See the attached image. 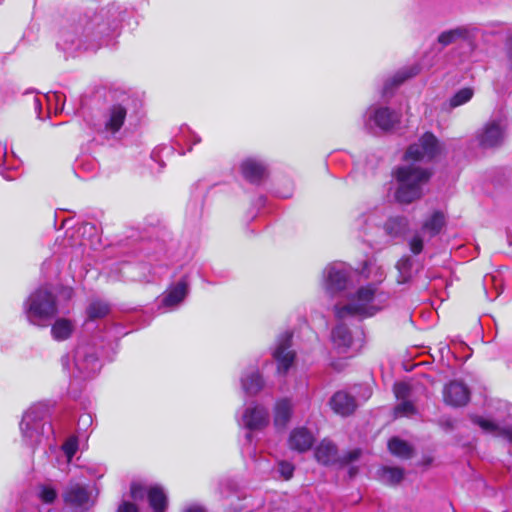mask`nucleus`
Returning <instances> with one entry per match:
<instances>
[{"label":"nucleus","mask_w":512,"mask_h":512,"mask_svg":"<svg viewBox=\"0 0 512 512\" xmlns=\"http://www.w3.org/2000/svg\"><path fill=\"white\" fill-rule=\"evenodd\" d=\"M241 172L245 179L257 183L265 177L266 167L258 159L247 158L241 164Z\"/></svg>","instance_id":"nucleus-25"},{"label":"nucleus","mask_w":512,"mask_h":512,"mask_svg":"<svg viewBox=\"0 0 512 512\" xmlns=\"http://www.w3.org/2000/svg\"><path fill=\"white\" fill-rule=\"evenodd\" d=\"M181 512H207V510L203 505L197 502H191L185 504L182 507Z\"/></svg>","instance_id":"nucleus-45"},{"label":"nucleus","mask_w":512,"mask_h":512,"mask_svg":"<svg viewBox=\"0 0 512 512\" xmlns=\"http://www.w3.org/2000/svg\"><path fill=\"white\" fill-rule=\"evenodd\" d=\"M360 456V450L355 449L347 452L342 457H338L337 447L330 440L324 439L315 449V457L318 462L324 465L334 464L341 462L342 464H348L358 459Z\"/></svg>","instance_id":"nucleus-16"},{"label":"nucleus","mask_w":512,"mask_h":512,"mask_svg":"<svg viewBox=\"0 0 512 512\" xmlns=\"http://www.w3.org/2000/svg\"><path fill=\"white\" fill-rule=\"evenodd\" d=\"M443 397L448 405L463 406L470 399V391L462 382L451 381L444 387Z\"/></svg>","instance_id":"nucleus-19"},{"label":"nucleus","mask_w":512,"mask_h":512,"mask_svg":"<svg viewBox=\"0 0 512 512\" xmlns=\"http://www.w3.org/2000/svg\"><path fill=\"white\" fill-rule=\"evenodd\" d=\"M43 99L47 103L48 114H51L52 112L54 114H58L63 111L64 103H65V96L63 93L50 92L43 96L33 95L32 96V104H33L35 113L37 114V117L39 119L42 118L41 111H42V100Z\"/></svg>","instance_id":"nucleus-18"},{"label":"nucleus","mask_w":512,"mask_h":512,"mask_svg":"<svg viewBox=\"0 0 512 512\" xmlns=\"http://www.w3.org/2000/svg\"><path fill=\"white\" fill-rule=\"evenodd\" d=\"M394 394L399 401L410 400L411 387L405 382L396 383L394 385Z\"/></svg>","instance_id":"nucleus-39"},{"label":"nucleus","mask_w":512,"mask_h":512,"mask_svg":"<svg viewBox=\"0 0 512 512\" xmlns=\"http://www.w3.org/2000/svg\"><path fill=\"white\" fill-rule=\"evenodd\" d=\"M396 416H411L416 413V409L411 400L400 401L394 409Z\"/></svg>","instance_id":"nucleus-38"},{"label":"nucleus","mask_w":512,"mask_h":512,"mask_svg":"<svg viewBox=\"0 0 512 512\" xmlns=\"http://www.w3.org/2000/svg\"><path fill=\"white\" fill-rule=\"evenodd\" d=\"M413 260L409 256H403L396 264L398 271L397 282L399 284L408 283L414 274Z\"/></svg>","instance_id":"nucleus-31"},{"label":"nucleus","mask_w":512,"mask_h":512,"mask_svg":"<svg viewBox=\"0 0 512 512\" xmlns=\"http://www.w3.org/2000/svg\"><path fill=\"white\" fill-rule=\"evenodd\" d=\"M189 293V284L186 277L168 287L161 298L160 307L171 311L176 309Z\"/></svg>","instance_id":"nucleus-17"},{"label":"nucleus","mask_w":512,"mask_h":512,"mask_svg":"<svg viewBox=\"0 0 512 512\" xmlns=\"http://www.w3.org/2000/svg\"><path fill=\"white\" fill-rule=\"evenodd\" d=\"M0 150H1V153H2V156L4 157L6 155V147L0 145Z\"/></svg>","instance_id":"nucleus-49"},{"label":"nucleus","mask_w":512,"mask_h":512,"mask_svg":"<svg viewBox=\"0 0 512 512\" xmlns=\"http://www.w3.org/2000/svg\"><path fill=\"white\" fill-rule=\"evenodd\" d=\"M23 311L31 325L46 328L59 314L56 296L49 286H40L27 297Z\"/></svg>","instance_id":"nucleus-4"},{"label":"nucleus","mask_w":512,"mask_h":512,"mask_svg":"<svg viewBox=\"0 0 512 512\" xmlns=\"http://www.w3.org/2000/svg\"><path fill=\"white\" fill-rule=\"evenodd\" d=\"M269 421V411L265 406L261 404L252 402L248 407L244 409L240 424L249 430L245 436L249 445L243 449V452L254 453V449L250 447L252 443L251 432L264 429L269 424Z\"/></svg>","instance_id":"nucleus-9"},{"label":"nucleus","mask_w":512,"mask_h":512,"mask_svg":"<svg viewBox=\"0 0 512 512\" xmlns=\"http://www.w3.org/2000/svg\"><path fill=\"white\" fill-rule=\"evenodd\" d=\"M399 121V115L388 107L371 106L364 114V124L367 129L382 131L392 129Z\"/></svg>","instance_id":"nucleus-13"},{"label":"nucleus","mask_w":512,"mask_h":512,"mask_svg":"<svg viewBox=\"0 0 512 512\" xmlns=\"http://www.w3.org/2000/svg\"><path fill=\"white\" fill-rule=\"evenodd\" d=\"M115 24L104 19V14L95 13L79 20L71 30L60 34L57 46L68 54L80 51H96L110 43L109 37L115 30Z\"/></svg>","instance_id":"nucleus-1"},{"label":"nucleus","mask_w":512,"mask_h":512,"mask_svg":"<svg viewBox=\"0 0 512 512\" xmlns=\"http://www.w3.org/2000/svg\"><path fill=\"white\" fill-rule=\"evenodd\" d=\"M330 406L335 413L347 416L353 413L356 409V402L348 393L338 391L332 396Z\"/></svg>","instance_id":"nucleus-24"},{"label":"nucleus","mask_w":512,"mask_h":512,"mask_svg":"<svg viewBox=\"0 0 512 512\" xmlns=\"http://www.w3.org/2000/svg\"><path fill=\"white\" fill-rule=\"evenodd\" d=\"M474 91L472 88L466 87L457 91L449 100L450 108H456L471 100Z\"/></svg>","instance_id":"nucleus-37"},{"label":"nucleus","mask_w":512,"mask_h":512,"mask_svg":"<svg viewBox=\"0 0 512 512\" xmlns=\"http://www.w3.org/2000/svg\"><path fill=\"white\" fill-rule=\"evenodd\" d=\"M278 472L285 479L289 480L293 476L294 466L286 461L278 463Z\"/></svg>","instance_id":"nucleus-43"},{"label":"nucleus","mask_w":512,"mask_h":512,"mask_svg":"<svg viewBox=\"0 0 512 512\" xmlns=\"http://www.w3.org/2000/svg\"><path fill=\"white\" fill-rule=\"evenodd\" d=\"M241 386L245 394L254 396L264 387V380L258 368L249 367L241 376Z\"/></svg>","instance_id":"nucleus-22"},{"label":"nucleus","mask_w":512,"mask_h":512,"mask_svg":"<svg viewBox=\"0 0 512 512\" xmlns=\"http://www.w3.org/2000/svg\"><path fill=\"white\" fill-rule=\"evenodd\" d=\"M506 56L509 68L512 70V35L508 38L506 43Z\"/></svg>","instance_id":"nucleus-48"},{"label":"nucleus","mask_w":512,"mask_h":512,"mask_svg":"<svg viewBox=\"0 0 512 512\" xmlns=\"http://www.w3.org/2000/svg\"><path fill=\"white\" fill-rule=\"evenodd\" d=\"M352 269L343 262H334L326 266L323 272L324 287L327 293L335 295L347 292L351 285Z\"/></svg>","instance_id":"nucleus-8"},{"label":"nucleus","mask_w":512,"mask_h":512,"mask_svg":"<svg viewBox=\"0 0 512 512\" xmlns=\"http://www.w3.org/2000/svg\"><path fill=\"white\" fill-rule=\"evenodd\" d=\"M508 129V120L502 115L490 119L477 133L476 138L483 148H494L503 144Z\"/></svg>","instance_id":"nucleus-10"},{"label":"nucleus","mask_w":512,"mask_h":512,"mask_svg":"<svg viewBox=\"0 0 512 512\" xmlns=\"http://www.w3.org/2000/svg\"><path fill=\"white\" fill-rule=\"evenodd\" d=\"M131 497L134 500H142L148 496V490L139 483H133L130 488Z\"/></svg>","instance_id":"nucleus-42"},{"label":"nucleus","mask_w":512,"mask_h":512,"mask_svg":"<svg viewBox=\"0 0 512 512\" xmlns=\"http://www.w3.org/2000/svg\"><path fill=\"white\" fill-rule=\"evenodd\" d=\"M183 137L185 141L188 143H192L193 145L200 143L201 138L194 132H192L189 128H185L182 130Z\"/></svg>","instance_id":"nucleus-44"},{"label":"nucleus","mask_w":512,"mask_h":512,"mask_svg":"<svg viewBox=\"0 0 512 512\" xmlns=\"http://www.w3.org/2000/svg\"><path fill=\"white\" fill-rule=\"evenodd\" d=\"M408 226V221L405 217L396 216L391 217L385 223L384 229L387 234L391 236H398L402 234Z\"/></svg>","instance_id":"nucleus-34"},{"label":"nucleus","mask_w":512,"mask_h":512,"mask_svg":"<svg viewBox=\"0 0 512 512\" xmlns=\"http://www.w3.org/2000/svg\"><path fill=\"white\" fill-rule=\"evenodd\" d=\"M365 390H366V398L370 397V395H371L370 389L369 388H365Z\"/></svg>","instance_id":"nucleus-50"},{"label":"nucleus","mask_w":512,"mask_h":512,"mask_svg":"<svg viewBox=\"0 0 512 512\" xmlns=\"http://www.w3.org/2000/svg\"><path fill=\"white\" fill-rule=\"evenodd\" d=\"M382 482L390 485L399 483L403 479V471L395 467H383L379 473Z\"/></svg>","instance_id":"nucleus-36"},{"label":"nucleus","mask_w":512,"mask_h":512,"mask_svg":"<svg viewBox=\"0 0 512 512\" xmlns=\"http://www.w3.org/2000/svg\"><path fill=\"white\" fill-rule=\"evenodd\" d=\"M388 449L393 455L401 458L407 459L412 455V449L410 445L397 437L389 440Z\"/></svg>","instance_id":"nucleus-33"},{"label":"nucleus","mask_w":512,"mask_h":512,"mask_svg":"<svg viewBox=\"0 0 512 512\" xmlns=\"http://www.w3.org/2000/svg\"><path fill=\"white\" fill-rule=\"evenodd\" d=\"M361 275L365 279H372L373 281L380 283L385 278V271L383 270L382 267L377 266L371 261H366L361 270Z\"/></svg>","instance_id":"nucleus-35"},{"label":"nucleus","mask_w":512,"mask_h":512,"mask_svg":"<svg viewBox=\"0 0 512 512\" xmlns=\"http://www.w3.org/2000/svg\"><path fill=\"white\" fill-rule=\"evenodd\" d=\"M293 413V403L289 398H281L274 406V426L284 429L289 423Z\"/></svg>","instance_id":"nucleus-23"},{"label":"nucleus","mask_w":512,"mask_h":512,"mask_svg":"<svg viewBox=\"0 0 512 512\" xmlns=\"http://www.w3.org/2000/svg\"><path fill=\"white\" fill-rule=\"evenodd\" d=\"M117 512H138V508L135 504L131 502L123 501L119 505Z\"/></svg>","instance_id":"nucleus-47"},{"label":"nucleus","mask_w":512,"mask_h":512,"mask_svg":"<svg viewBox=\"0 0 512 512\" xmlns=\"http://www.w3.org/2000/svg\"><path fill=\"white\" fill-rule=\"evenodd\" d=\"M93 423L92 415L89 413H84L79 417L78 420V429H87Z\"/></svg>","instance_id":"nucleus-46"},{"label":"nucleus","mask_w":512,"mask_h":512,"mask_svg":"<svg viewBox=\"0 0 512 512\" xmlns=\"http://www.w3.org/2000/svg\"><path fill=\"white\" fill-rule=\"evenodd\" d=\"M458 37H460L459 30H450L441 33L438 37V42L443 46H447L453 43Z\"/></svg>","instance_id":"nucleus-41"},{"label":"nucleus","mask_w":512,"mask_h":512,"mask_svg":"<svg viewBox=\"0 0 512 512\" xmlns=\"http://www.w3.org/2000/svg\"><path fill=\"white\" fill-rule=\"evenodd\" d=\"M35 497L42 505H52L58 497L57 489L51 483H40L35 487Z\"/></svg>","instance_id":"nucleus-29"},{"label":"nucleus","mask_w":512,"mask_h":512,"mask_svg":"<svg viewBox=\"0 0 512 512\" xmlns=\"http://www.w3.org/2000/svg\"><path fill=\"white\" fill-rule=\"evenodd\" d=\"M385 301L386 296L378 292L374 284H369L346 292L345 301L334 306V314L338 320L349 316L371 317L382 309Z\"/></svg>","instance_id":"nucleus-2"},{"label":"nucleus","mask_w":512,"mask_h":512,"mask_svg":"<svg viewBox=\"0 0 512 512\" xmlns=\"http://www.w3.org/2000/svg\"><path fill=\"white\" fill-rule=\"evenodd\" d=\"M396 181L394 198L401 204H410L423 194V186L429 181L431 171L414 164H405L393 171Z\"/></svg>","instance_id":"nucleus-3"},{"label":"nucleus","mask_w":512,"mask_h":512,"mask_svg":"<svg viewBox=\"0 0 512 512\" xmlns=\"http://www.w3.org/2000/svg\"><path fill=\"white\" fill-rule=\"evenodd\" d=\"M110 311V307L106 302L95 300L92 301L86 309L87 319L94 321L105 317Z\"/></svg>","instance_id":"nucleus-32"},{"label":"nucleus","mask_w":512,"mask_h":512,"mask_svg":"<svg viewBox=\"0 0 512 512\" xmlns=\"http://www.w3.org/2000/svg\"><path fill=\"white\" fill-rule=\"evenodd\" d=\"M74 328L75 325L72 320L58 318L51 326V335L56 341H65L72 336Z\"/></svg>","instance_id":"nucleus-27"},{"label":"nucleus","mask_w":512,"mask_h":512,"mask_svg":"<svg viewBox=\"0 0 512 512\" xmlns=\"http://www.w3.org/2000/svg\"><path fill=\"white\" fill-rule=\"evenodd\" d=\"M440 151L437 138L432 133H425L418 141L406 151L405 158L415 161L432 160Z\"/></svg>","instance_id":"nucleus-15"},{"label":"nucleus","mask_w":512,"mask_h":512,"mask_svg":"<svg viewBox=\"0 0 512 512\" xmlns=\"http://www.w3.org/2000/svg\"><path fill=\"white\" fill-rule=\"evenodd\" d=\"M333 348L339 354H345L351 348L353 336L350 329L344 323H338L331 331Z\"/></svg>","instance_id":"nucleus-21"},{"label":"nucleus","mask_w":512,"mask_h":512,"mask_svg":"<svg viewBox=\"0 0 512 512\" xmlns=\"http://www.w3.org/2000/svg\"><path fill=\"white\" fill-rule=\"evenodd\" d=\"M314 442V435L305 427L294 428L288 438L289 448L300 453L308 451Z\"/></svg>","instance_id":"nucleus-20"},{"label":"nucleus","mask_w":512,"mask_h":512,"mask_svg":"<svg viewBox=\"0 0 512 512\" xmlns=\"http://www.w3.org/2000/svg\"><path fill=\"white\" fill-rule=\"evenodd\" d=\"M133 102L130 96L124 94L119 102L108 106L102 115L98 132L106 138L117 137L129 116Z\"/></svg>","instance_id":"nucleus-7"},{"label":"nucleus","mask_w":512,"mask_h":512,"mask_svg":"<svg viewBox=\"0 0 512 512\" xmlns=\"http://www.w3.org/2000/svg\"><path fill=\"white\" fill-rule=\"evenodd\" d=\"M273 359L277 363V372L285 375L295 361V351L292 349V333L285 331L279 335L272 350Z\"/></svg>","instance_id":"nucleus-12"},{"label":"nucleus","mask_w":512,"mask_h":512,"mask_svg":"<svg viewBox=\"0 0 512 512\" xmlns=\"http://www.w3.org/2000/svg\"><path fill=\"white\" fill-rule=\"evenodd\" d=\"M64 505L73 512L87 510L90 507V492L88 487L77 481H70L63 489Z\"/></svg>","instance_id":"nucleus-14"},{"label":"nucleus","mask_w":512,"mask_h":512,"mask_svg":"<svg viewBox=\"0 0 512 512\" xmlns=\"http://www.w3.org/2000/svg\"><path fill=\"white\" fill-rule=\"evenodd\" d=\"M419 65H413L411 67H405L399 70L392 78L388 79L383 87V95L387 96L391 93L394 87L399 86L405 80L417 75L420 72Z\"/></svg>","instance_id":"nucleus-26"},{"label":"nucleus","mask_w":512,"mask_h":512,"mask_svg":"<svg viewBox=\"0 0 512 512\" xmlns=\"http://www.w3.org/2000/svg\"><path fill=\"white\" fill-rule=\"evenodd\" d=\"M473 422L477 424L483 431L496 435L503 436L508 440L512 441V431L508 427H500L495 422L485 419L481 416L473 417Z\"/></svg>","instance_id":"nucleus-28"},{"label":"nucleus","mask_w":512,"mask_h":512,"mask_svg":"<svg viewBox=\"0 0 512 512\" xmlns=\"http://www.w3.org/2000/svg\"><path fill=\"white\" fill-rule=\"evenodd\" d=\"M62 449H63L65 456L67 457L68 462H70L78 450L77 438L76 437L68 438L64 442Z\"/></svg>","instance_id":"nucleus-40"},{"label":"nucleus","mask_w":512,"mask_h":512,"mask_svg":"<svg viewBox=\"0 0 512 512\" xmlns=\"http://www.w3.org/2000/svg\"><path fill=\"white\" fill-rule=\"evenodd\" d=\"M63 369L76 379H89L94 377L101 369V362L96 356L95 348L89 344H80L72 356L61 358Z\"/></svg>","instance_id":"nucleus-6"},{"label":"nucleus","mask_w":512,"mask_h":512,"mask_svg":"<svg viewBox=\"0 0 512 512\" xmlns=\"http://www.w3.org/2000/svg\"><path fill=\"white\" fill-rule=\"evenodd\" d=\"M19 426L22 442L32 449L53 434L47 408L42 404H35L27 409Z\"/></svg>","instance_id":"nucleus-5"},{"label":"nucleus","mask_w":512,"mask_h":512,"mask_svg":"<svg viewBox=\"0 0 512 512\" xmlns=\"http://www.w3.org/2000/svg\"><path fill=\"white\" fill-rule=\"evenodd\" d=\"M446 224V217L442 211H434L422 223L420 232L416 233L409 241V247L413 254L418 255L423 250V237L428 235L434 237L438 235Z\"/></svg>","instance_id":"nucleus-11"},{"label":"nucleus","mask_w":512,"mask_h":512,"mask_svg":"<svg viewBox=\"0 0 512 512\" xmlns=\"http://www.w3.org/2000/svg\"><path fill=\"white\" fill-rule=\"evenodd\" d=\"M148 500L155 512H164L167 508V496L160 486H152L148 489Z\"/></svg>","instance_id":"nucleus-30"},{"label":"nucleus","mask_w":512,"mask_h":512,"mask_svg":"<svg viewBox=\"0 0 512 512\" xmlns=\"http://www.w3.org/2000/svg\"><path fill=\"white\" fill-rule=\"evenodd\" d=\"M88 227H89V229H94V226H92L90 224H86L83 228H84V230H86Z\"/></svg>","instance_id":"nucleus-51"}]
</instances>
